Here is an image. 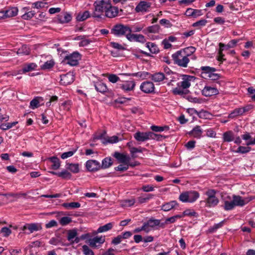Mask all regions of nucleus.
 Instances as JSON below:
<instances>
[{
	"instance_id": "obj_1",
	"label": "nucleus",
	"mask_w": 255,
	"mask_h": 255,
	"mask_svg": "<svg viewBox=\"0 0 255 255\" xmlns=\"http://www.w3.org/2000/svg\"><path fill=\"white\" fill-rule=\"evenodd\" d=\"M252 199L251 197L243 198L239 195H233L231 197L227 195L222 197V200L224 202L223 207L226 211L232 210L236 206H244L251 201Z\"/></svg>"
},
{
	"instance_id": "obj_2",
	"label": "nucleus",
	"mask_w": 255,
	"mask_h": 255,
	"mask_svg": "<svg viewBox=\"0 0 255 255\" xmlns=\"http://www.w3.org/2000/svg\"><path fill=\"white\" fill-rule=\"evenodd\" d=\"M195 50L194 47L190 46L177 51L172 55L174 63L182 67H187L190 61L188 56L195 52Z\"/></svg>"
},
{
	"instance_id": "obj_3",
	"label": "nucleus",
	"mask_w": 255,
	"mask_h": 255,
	"mask_svg": "<svg viewBox=\"0 0 255 255\" xmlns=\"http://www.w3.org/2000/svg\"><path fill=\"white\" fill-rule=\"evenodd\" d=\"M196 78L193 76L188 75H182V81L177 83V87L172 90V93L175 95L182 96L186 95L189 92L186 89L191 86V82H194Z\"/></svg>"
},
{
	"instance_id": "obj_4",
	"label": "nucleus",
	"mask_w": 255,
	"mask_h": 255,
	"mask_svg": "<svg viewBox=\"0 0 255 255\" xmlns=\"http://www.w3.org/2000/svg\"><path fill=\"white\" fill-rule=\"evenodd\" d=\"M109 0H98L94 2V10L91 14V16L98 20L102 19L104 16L103 12H105L107 8Z\"/></svg>"
},
{
	"instance_id": "obj_5",
	"label": "nucleus",
	"mask_w": 255,
	"mask_h": 255,
	"mask_svg": "<svg viewBox=\"0 0 255 255\" xmlns=\"http://www.w3.org/2000/svg\"><path fill=\"white\" fill-rule=\"evenodd\" d=\"M217 193L218 191L215 189H208L205 192V195L207 197L204 201H201L200 203H204L205 206L207 208H214L216 207L219 203V199L216 196Z\"/></svg>"
},
{
	"instance_id": "obj_6",
	"label": "nucleus",
	"mask_w": 255,
	"mask_h": 255,
	"mask_svg": "<svg viewBox=\"0 0 255 255\" xmlns=\"http://www.w3.org/2000/svg\"><path fill=\"white\" fill-rule=\"evenodd\" d=\"M132 32L131 28L128 25L117 24L113 26L111 33L117 37L126 36L128 32Z\"/></svg>"
},
{
	"instance_id": "obj_7",
	"label": "nucleus",
	"mask_w": 255,
	"mask_h": 255,
	"mask_svg": "<svg viewBox=\"0 0 255 255\" xmlns=\"http://www.w3.org/2000/svg\"><path fill=\"white\" fill-rule=\"evenodd\" d=\"M199 193L196 191H190L181 193L179 197L183 202H194L199 197Z\"/></svg>"
},
{
	"instance_id": "obj_8",
	"label": "nucleus",
	"mask_w": 255,
	"mask_h": 255,
	"mask_svg": "<svg viewBox=\"0 0 255 255\" xmlns=\"http://www.w3.org/2000/svg\"><path fill=\"white\" fill-rule=\"evenodd\" d=\"M81 55L78 52H74L69 55L66 56L64 61L71 66H76L78 64L79 61L81 59Z\"/></svg>"
},
{
	"instance_id": "obj_9",
	"label": "nucleus",
	"mask_w": 255,
	"mask_h": 255,
	"mask_svg": "<svg viewBox=\"0 0 255 255\" xmlns=\"http://www.w3.org/2000/svg\"><path fill=\"white\" fill-rule=\"evenodd\" d=\"M171 78V77H166V76L164 75V74L162 72H156L151 74L150 76L151 79L154 82H160L164 80H168L169 82L167 85L169 86L171 85V82L174 81V80H173V78L170 79V78Z\"/></svg>"
},
{
	"instance_id": "obj_10",
	"label": "nucleus",
	"mask_w": 255,
	"mask_h": 255,
	"mask_svg": "<svg viewBox=\"0 0 255 255\" xmlns=\"http://www.w3.org/2000/svg\"><path fill=\"white\" fill-rule=\"evenodd\" d=\"M146 225L147 229H158L161 228L164 229L163 224L161 222V220L159 219H156L154 218H151L148 220L146 222H144Z\"/></svg>"
},
{
	"instance_id": "obj_11",
	"label": "nucleus",
	"mask_w": 255,
	"mask_h": 255,
	"mask_svg": "<svg viewBox=\"0 0 255 255\" xmlns=\"http://www.w3.org/2000/svg\"><path fill=\"white\" fill-rule=\"evenodd\" d=\"M152 136H154L152 132H140L138 131L134 133V137L138 141L143 142L151 138H153Z\"/></svg>"
},
{
	"instance_id": "obj_12",
	"label": "nucleus",
	"mask_w": 255,
	"mask_h": 255,
	"mask_svg": "<svg viewBox=\"0 0 255 255\" xmlns=\"http://www.w3.org/2000/svg\"><path fill=\"white\" fill-rule=\"evenodd\" d=\"M18 10L16 7H11L8 9L0 11V18H5L11 17L17 14Z\"/></svg>"
},
{
	"instance_id": "obj_13",
	"label": "nucleus",
	"mask_w": 255,
	"mask_h": 255,
	"mask_svg": "<svg viewBox=\"0 0 255 255\" xmlns=\"http://www.w3.org/2000/svg\"><path fill=\"white\" fill-rule=\"evenodd\" d=\"M119 13V9L116 6H112L110 0H109L107 8L105 10V15L107 17L113 18L116 17Z\"/></svg>"
},
{
	"instance_id": "obj_14",
	"label": "nucleus",
	"mask_w": 255,
	"mask_h": 255,
	"mask_svg": "<svg viewBox=\"0 0 255 255\" xmlns=\"http://www.w3.org/2000/svg\"><path fill=\"white\" fill-rule=\"evenodd\" d=\"M140 89L145 93H152L154 92V85L150 81H145L142 83Z\"/></svg>"
},
{
	"instance_id": "obj_15",
	"label": "nucleus",
	"mask_w": 255,
	"mask_h": 255,
	"mask_svg": "<svg viewBox=\"0 0 255 255\" xmlns=\"http://www.w3.org/2000/svg\"><path fill=\"white\" fill-rule=\"evenodd\" d=\"M201 92L205 97H211L219 94V91L216 88L210 86H205Z\"/></svg>"
},
{
	"instance_id": "obj_16",
	"label": "nucleus",
	"mask_w": 255,
	"mask_h": 255,
	"mask_svg": "<svg viewBox=\"0 0 255 255\" xmlns=\"http://www.w3.org/2000/svg\"><path fill=\"white\" fill-rule=\"evenodd\" d=\"M86 167L88 171L93 172L99 170L101 168V165L98 161L91 159L86 162Z\"/></svg>"
},
{
	"instance_id": "obj_17",
	"label": "nucleus",
	"mask_w": 255,
	"mask_h": 255,
	"mask_svg": "<svg viewBox=\"0 0 255 255\" xmlns=\"http://www.w3.org/2000/svg\"><path fill=\"white\" fill-rule=\"evenodd\" d=\"M113 156L118 160L119 163L122 164H128L130 160L129 156L118 151L115 152Z\"/></svg>"
},
{
	"instance_id": "obj_18",
	"label": "nucleus",
	"mask_w": 255,
	"mask_h": 255,
	"mask_svg": "<svg viewBox=\"0 0 255 255\" xmlns=\"http://www.w3.org/2000/svg\"><path fill=\"white\" fill-rule=\"evenodd\" d=\"M135 86V83L133 81H127L123 83L118 84V88L122 89L125 92L133 91Z\"/></svg>"
},
{
	"instance_id": "obj_19",
	"label": "nucleus",
	"mask_w": 255,
	"mask_h": 255,
	"mask_svg": "<svg viewBox=\"0 0 255 255\" xmlns=\"http://www.w3.org/2000/svg\"><path fill=\"white\" fill-rule=\"evenodd\" d=\"M105 241V237L96 236L89 241V245L92 248H97L100 246Z\"/></svg>"
},
{
	"instance_id": "obj_20",
	"label": "nucleus",
	"mask_w": 255,
	"mask_h": 255,
	"mask_svg": "<svg viewBox=\"0 0 255 255\" xmlns=\"http://www.w3.org/2000/svg\"><path fill=\"white\" fill-rule=\"evenodd\" d=\"M60 84L63 85H67L71 84L74 80V75L71 73L60 76Z\"/></svg>"
},
{
	"instance_id": "obj_21",
	"label": "nucleus",
	"mask_w": 255,
	"mask_h": 255,
	"mask_svg": "<svg viewBox=\"0 0 255 255\" xmlns=\"http://www.w3.org/2000/svg\"><path fill=\"white\" fill-rule=\"evenodd\" d=\"M57 19L60 23H66L70 22L72 19L71 15L66 12H61L57 15Z\"/></svg>"
},
{
	"instance_id": "obj_22",
	"label": "nucleus",
	"mask_w": 255,
	"mask_h": 255,
	"mask_svg": "<svg viewBox=\"0 0 255 255\" xmlns=\"http://www.w3.org/2000/svg\"><path fill=\"white\" fill-rule=\"evenodd\" d=\"M151 6V3L144 1H140L136 6L135 10L136 12H145L148 11Z\"/></svg>"
},
{
	"instance_id": "obj_23",
	"label": "nucleus",
	"mask_w": 255,
	"mask_h": 255,
	"mask_svg": "<svg viewBox=\"0 0 255 255\" xmlns=\"http://www.w3.org/2000/svg\"><path fill=\"white\" fill-rule=\"evenodd\" d=\"M160 29V27L159 25L155 24L145 28L142 31L144 34L150 36L149 34L151 33H158L159 32Z\"/></svg>"
},
{
	"instance_id": "obj_24",
	"label": "nucleus",
	"mask_w": 255,
	"mask_h": 255,
	"mask_svg": "<svg viewBox=\"0 0 255 255\" xmlns=\"http://www.w3.org/2000/svg\"><path fill=\"white\" fill-rule=\"evenodd\" d=\"M28 230L30 233L34 231H40L42 229L41 225L39 223L26 224L23 226V230Z\"/></svg>"
},
{
	"instance_id": "obj_25",
	"label": "nucleus",
	"mask_w": 255,
	"mask_h": 255,
	"mask_svg": "<svg viewBox=\"0 0 255 255\" xmlns=\"http://www.w3.org/2000/svg\"><path fill=\"white\" fill-rule=\"evenodd\" d=\"M202 133L203 130L199 126H195L192 130L189 132V135L198 139L202 137Z\"/></svg>"
},
{
	"instance_id": "obj_26",
	"label": "nucleus",
	"mask_w": 255,
	"mask_h": 255,
	"mask_svg": "<svg viewBox=\"0 0 255 255\" xmlns=\"http://www.w3.org/2000/svg\"><path fill=\"white\" fill-rule=\"evenodd\" d=\"M29 8L28 7H23L21 11L24 13L22 15L21 17L23 19L28 20L33 17L35 12L34 11H29Z\"/></svg>"
},
{
	"instance_id": "obj_27",
	"label": "nucleus",
	"mask_w": 255,
	"mask_h": 255,
	"mask_svg": "<svg viewBox=\"0 0 255 255\" xmlns=\"http://www.w3.org/2000/svg\"><path fill=\"white\" fill-rule=\"evenodd\" d=\"M37 65L36 64L34 63H30L27 64L25 65L22 69L20 70H19L18 73L22 74V73H25L26 72L31 71L32 70H33L35 69L36 68Z\"/></svg>"
},
{
	"instance_id": "obj_28",
	"label": "nucleus",
	"mask_w": 255,
	"mask_h": 255,
	"mask_svg": "<svg viewBox=\"0 0 255 255\" xmlns=\"http://www.w3.org/2000/svg\"><path fill=\"white\" fill-rule=\"evenodd\" d=\"M154 195L151 194H143L137 198V203L138 204L146 203Z\"/></svg>"
},
{
	"instance_id": "obj_29",
	"label": "nucleus",
	"mask_w": 255,
	"mask_h": 255,
	"mask_svg": "<svg viewBox=\"0 0 255 255\" xmlns=\"http://www.w3.org/2000/svg\"><path fill=\"white\" fill-rule=\"evenodd\" d=\"M177 205L178 204L176 201H171L162 205L161 206V210L164 211H169Z\"/></svg>"
},
{
	"instance_id": "obj_30",
	"label": "nucleus",
	"mask_w": 255,
	"mask_h": 255,
	"mask_svg": "<svg viewBox=\"0 0 255 255\" xmlns=\"http://www.w3.org/2000/svg\"><path fill=\"white\" fill-rule=\"evenodd\" d=\"M223 139L224 142H231L234 140V134L232 130L225 132L223 134Z\"/></svg>"
},
{
	"instance_id": "obj_31",
	"label": "nucleus",
	"mask_w": 255,
	"mask_h": 255,
	"mask_svg": "<svg viewBox=\"0 0 255 255\" xmlns=\"http://www.w3.org/2000/svg\"><path fill=\"white\" fill-rule=\"evenodd\" d=\"M95 89L97 92L104 93L107 92L108 90L106 85L101 82H98L94 84Z\"/></svg>"
},
{
	"instance_id": "obj_32",
	"label": "nucleus",
	"mask_w": 255,
	"mask_h": 255,
	"mask_svg": "<svg viewBox=\"0 0 255 255\" xmlns=\"http://www.w3.org/2000/svg\"><path fill=\"white\" fill-rule=\"evenodd\" d=\"M43 99L41 97H37L31 101L30 103V107L31 109H34L40 106V103L43 102Z\"/></svg>"
},
{
	"instance_id": "obj_33",
	"label": "nucleus",
	"mask_w": 255,
	"mask_h": 255,
	"mask_svg": "<svg viewBox=\"0 0 255 255\" xmlns=\"http://www.w3.org/2000/svg\"><path fill=\"white\" fill-rule=\"evenodd\" d=\"M200 70L202 71L201 76L202 78L210 74V72H216L217 71L215 68L210 66H201Z\"/></svg>"
},
{
	"instance_id": "obj_34",
	"label": "nucleus",
	"mask_w": 255,
	"mask_h": 255,
	"mask_svg": "<svg viewBox=\"0 0 255 255\" xmlns=\"http://www.w3.org/2000/svg\"><path fill=\"white\" fill-rule=\"evenodd\" d=\"M91 16V14L90 12L88 10H86L83 12L79 13L76 17V19L79 21H83L90 17Z\"/></svg>"
},
{
	"instance_id": "obj_35",
	"label": "nucleus",
	"mask_w": 255,
	"mask_h": 255,
	"mask_svg": "<svg viewBox=\"0 0 255 255\" xmlns=\"http://www.w3.org/2000/svg\"><path fill=\"white\" fill-rule=\"evenodd\" d=\"M182 217H183V216L180 215H177L173 216L172 217L167 218L164 222H162V224H163L164 228H165L166 225L168 224L174 223L176 222V221L177 219H180Z\"/></svg>"
},
{
	"instance_id": "obj_36",
	"label": "nucleus",
	"mask_w": 255,
	"mask_h": 255,
	"mask_svg": "<svg viewBox=\"0 0 255 255\" xmlns=\"http://www.w3.org/2000/svg\"><path fill=\"white\" fill-rule=\"evenodd\" d=\"M66 168L74 173L79 172V165L78 163H67Z\"/></svg>"
},
{
	"instance_id": "obj_37",
	"label": "nucleus",
	"mask_w": 255,
	"mask_h": 255,
	"mask_svg": "<svg viewBox=\"0 0 255 255\" xmlns=\"http://www.w3.org/2000/svg\"><path fill=\"white\" fill-rule=\"evenodd\" d=\"M112 164L113 161L111 157H106L102 160L101 168H108L110 167Z\"/></svg>"
},
{
	"instance_id": "obj_38",
	"label": "nucleus",
	"mask_w": 255,
	"mask_h": 255,
	"mask_svg": "<svg viewBox=\"0 0 255 255\" xmlns=\"http://www.w3.org/2000/svg\"><path fill=\"white\" fill-rule=\"evenodd\" d=\"M49 159L50 161L52 163V164L51 165L52 169L54 170H57L60 167V160L57 157H51Z\"/></svg>"
},
{
	"instance_id": "obj_39",
	"label": "nucleus",
	"mask_w": 255,
	"mask_h": 255,
	"mask_svg": "<svg viewBox=\"0 0 255 255\" xmlns=\"http://www.w3.org/2000/svg\"><path fill=\"white\" fill-rule=\"evenodd\" d=\"M113 227V223H109L104 226H100L97 230V233H103L111 230Z\"/></svg>"
},
{
	"instance_id": "obj_40",
	"label": "nucleus",
	"mask_w": 255,
	"mask_h": 255,
	"mask_svg": "<svg viewBox=\"0 0 255 255\" xmlns=\"http://www.w3.org/2000/svg\"><path fill=\"white\" fill-rule=\"evenodd\" d=\"M30 53L29 48L25 45H22L17 51V54L19 55H27Z\"/></svg>"
},
{
	"instance_id": "obj_41",
	"label": "nucleus",
	"mask_w": 255,
	"mask_h": 255,
	"mask_svg": "<svg viewBox=\"0 0 255 255\" xmlns=\"http://www.w3.org/2000/svg\"><path fill=\"white\" fill-rule=\"evenodd\" d=\"M54 64L55 63L52 60L47 61L44 64L40 65V68L43 70H50L53 68Z\"/></svg>"
},
{
	"instance_id": "obj_42",
	"label": "nucleus",
	"mask_w": 255,
	"mask_h": 255,
	"mask_svg": "<svg viewBox=\"0 0 255 255\" xmlns=\"http://www.w3.org/2000/svg\"><path fill=\"white\" fill-rule=\"evenodd\" d=\"M63 207L67 209H75L80 207L81 204L79 202L64 203L62 204Z\"/></svg>"
},
{
	"instance_id": "obj_43",
	"label": "nucleus",
	"mask_w": 255,
	"mask_h": 255,
	"mask_svg": "<svg viewBox=\"0 0 255 255\" xmlns=\"http://www.w3.org/2000/svg\"><path fill=\"white\" fill-rule=\"evenodd\" d=\"M146 47H147L150 52L153 54L157 53L159 52V49L157 46L152 42H147L146 43Z\"/></svg>"
},
{
	"instance_id": "obj_44",
	"label": "nucleus",
	"mask_w": 255,
	"mask_h": 255,
	"mask_svg": "<svg viewBox=\"0 0 255 255\" xmlns=\"http://www.w3.org/2000/svg\"><path fill=\"white\" fill-rule=\"evenodd\" d=\"M243 115L241 108L235 109L228 116V118L230 119H234L239 116Z\"/></svg>"
},
{
	"instance_id": "obj_45",
	"label": "nucleus",
	"mask_w": 255,
	"mask_h": 255,
	"mask_svg": "<svg viewBox=\"0 0 255 255\" xmlns=\"http://www.w3.org/2000/svg\"><path fill=\"white\" fill-rule=\"evenodd\" d=\"M119 141V137L117 136L114 135L111 137H108L107 138H104L103 141L104 144H107L108 143H117Z\"/></svg>"
},
{
	"instance_id": "obj_46",
	"label": "nucleus",
	"mask_w": 255,
	"mask_h": 255,
	"mask_svg": "<svg viewBox=\"0 0 255 255\" xmlns=\"http://www.w3.org/2000/svg\"><path fill=\"white\" fill-rule=\"evenodd\" d=\"M57 176L64 179H70L72 177V174L66 170L58 172Z\"/></svg>"
},
{
	"instance_id": "obj_47",
	"label": "nucleus",
	"mask_w": 255,
	"mask_h": 255,
	"mask_svg": "<svg viewBox=\"0 0 255 255\" xmlns=\"http://www.w3.org/2000/svg\"><path fill=\"white\" fill-rule=\"evenodd\" d=\"M251 150V147L249 146H240L237 150L235 152L236 153H239L242 154H245L249 152Z\"/></svg>"
},
{
	"instance_id": "obj_48",
	"label": "nucleus",
	"mask_w": 255,
	"mask_h": 255,
	"mask_svg": "<svg viewBox=\"0 0 255 255\" xmlns=\"http://www.w3.org/2000/svg\"><path fill=\"white\" fill-rule=\"evenodd\" d=\"M77 231L76 229L70 230L67 233V240L69 241L72 240L77 236Z\"/></svg>"
},
{
	"instance_id": "obj_49",
	"label": "nucleus",
	"mask_w": 255,
	"mask_h": 255,
	"mask_svg": "<svg viewBox=\"0 0 255 255\" xmlns=\"http://www.w3.org/2000/svg\"><path fill=\"white\" fill-rule=\"evenodd\" d=\"M17 123V122H14L11 123L2 124L0 125V128L3 130H6L15 126Z\"/></svg>"
},
{
	"instance_id": "obj_50",
	"label": "nucleus",
	"mask_w": 255,
	"mask_h": 255,
	"mask_svg": "<svg viewBox=\"0 0 255 255\" xmlns=\"http://www.w3.org/2000/svg\"><path fill=\"white\" fill-rule=\"evenodd\" d=\"M207 23V20L206 19H201L192 24V26L197 27L198 29L201 28L202 27L204 26Z\"/></svg>"
},
{
	"instance_id": "obj_51",
	"label": "nucleus",
	"mask_w": 255,
	"mask_h": 255,
	"mask_svg": "<svg viewBox=\"0 0 255 255\" xmlns=\"http://www.w3.org/2000/svg\"><path fill=\"white\" fill-rule=\"evenodd\" d=\"M224 221H221L218 224H215L213 226L211 227L208 229V232L210 233H214L217 231L218 229L221 228L223 226Z\"/></svg>"
},
{
	"instance_id": "obj_52",
	"label": "nucleus",
	"mask_w": 255,
	"mask_h": 255,
	"mask_svg": "<svg viewBox=\"0 0 255 255\" xmlns=\"http://www.w3.org/2000/svg\"><path fill=\"white\" fill-rule=\"evenodd\" d=\"M77 150V148H73L71 151L64 152L61 154V158L64 159L68 157H71L74 155V154L76 152Z\"/></svg>"
},
{
	"instance_id": "obj_53",
	"label": "nucleus",
	"mask_w": 255,
	"mask_h": 255,
	"mask_svg": "<svg viewBox=\"0 0 255 255\" xmlns=\"http://www.w3.org/2000/svg\"><path fill=\"white\" fill-rule=\"evenodd\" d=\"M150 128L152 130L155 132H161L165 130L169 129V127L168 126L160 127L157 126H152Z\"/></svg>"
},
{
	"instance_id": "obj_54",
	"label": "nucleus",
	"mask_w": 255,
	"mask_h": 255,
	"mask_svg": "<svg viewBox=\"0 0 255 255\" xmlns=\"http://www.w3.org/2000/svg\"><path fill=\"white\" fill-rule=\"evenodd\" d=\"M72 222V219L69 217H62L59 223L62 226H66Z\"/></svg>"
},
{
	"instance_id": "obj_55",
	"label": "nucleus",
	"mask_w": 255,
	"mask_h": 255,
	"mask_svg": "<svg viewBox=\"0 0 255 255\" xmlns=\"http://www.w3.org/2000/svg\"><path fill=\"white\" fill-rule=\"evenodd\" d=\"M82 251L85 255H94L93 251L87 245L82 246Z\"/></svg>"
},
{
	"instance_id": "obj_56",
	"label": "nucleus",
	"mask_w": 255,
	"mask_h": 255,
	"mask_svg": "<svg viewBox=\"0 0 255 255\" xmlns=\"http://www.w3.org/2000/svg\"><path fill=\"white\" fill-rule=\"evenodd\" d=\"M129 167V163L128 164H120L119 166L115 168V170L116 171H127Z\"/></svg>"
},
{
	"instance_id": "obj_57",
	"label": "nucleus",
	"mask_w": 255,
	"mask_h": 255,
	"mask_svg": "<svg viewBox=\"0 0 255 255\" xmlns=\"http://www.w3.org/2000/svg\"><path fill=\"white\" fill-rule=\"evenodd\" d=\"M142 231H144L146 233H148L150 231L149 229L146 228V225L144 223L143 224L142 226L141 227H138L134 229V230L133 231V232L134 233H139Z\"/></svg>"
},
{
	"instance_id": "obj_58",
	"label": "nucleus",
	"mask_w": 255,
	"mask_h": 255,
	"mask_svg": "<svg viewBox=\"0 0 255 255\" xmlns=\"http://www.w3.org/2000/svg\"><path fill=\"white\" fill-rule=\"evenodd\" d=\"M197 213L193 210L187 209L183 212V214L181 215L183 217L187 216L189 217L196 216Z\"/></svg>"
},
{
	"instance_id": "obj_59",
	"label": "nucleus",
	"mask_w": 255,
	"mask_h": 255,
	"mask_svg": "<svg viewBox=\"0 0 255 255\" xmlns=\"http://www.w3.org/2000/svg\"><path fill=\"white\" fill-rule=\"evenodd\" d=\"M108 80L110 82L115 83L120 80V78L115 74H110L108 77Z\"/></svg>"
},
{
	"instance_id": "obj_60",
	"label": "nucleus",
	"mask_w": 255,
	"mask_h": 255,
	"mask_svg": "<svg viewBox=\"0 0 255 255\" xmlns=\"http://www.w3.org/2000/svg\"><path fill=\"white\" fill-rule=\"evenodd\" d=\"M164 75L166 76V77H171V79L173 78V80H174V78L172 76V75H174V73L167 66L164 67ZM170 79H171V78H170Z\"/></svg>"
},
{
	"instance_id": "obj_61",
	"label": "nucleus",
	"mask_w": 255,
	"mask_h": 255,
	"mask_svg": "<svg viewBox=\"0 0 255 255\" xmlns=\"http://www.w3.org/2000/svg\"><path fill=\"white\" fill-rule=\"evenodd\" d=\"M4 237H8L11 233V231L7 227H3L0 231Z\"/></svg>"
},
{
	"instance_id": "obj_62",
	"label": "nucleus",
	"mask_w": 255,
	"mask_h": 255,
	"mask_svg": "<svg viewBox=\"0 0 255 255\" xmlns=\"http://www.w3.org/2000/svg\"><path fill=\"white\" fill-rule=\"evenodd\" d=\"M135 41L143 43L146 41V40L144 36L143 35L136 34Z\"/></svg>"
},
{
	"instance_id": "obj_63",
	"label": "nucleus",
	"mask_w": 255,
	"mask_h": 255,
	"mask_svg": "<svg viewBox=\"0 0 255 255\" xmlns=\"http://www.w3.org/2000/svg\"><path fill=\"white\" fill-rule=\"evenodd\" d=\"M239 41V40H236V39H233L231 40L228 44L226 45V49H228V48H233L234 47L237 42Z\"/></svg>"
},
{
	"instance_id": "obj_64",
	"label": "nucleus",
	"mask_w": 255,
	"mask_h": 255,
	"mask_svg": "<svg viewBox=\"0 0 255 255\" xmlns=\"http://www.w3.org/2000/svg\"><path fill=\"white\" fill-rule=\"evenodd\" d=\"M159 23L162 25H165L166 27H170L172 26V24L170 21L166 19H161L159 21Z\"/></svg>"
}]
</instances>
